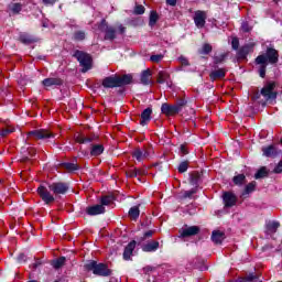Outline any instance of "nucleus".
<instances>
[{"label": "nucleus", "instance_id": "f8f14e48", "mask_svg": "<svg viewBox=\"0 0 282 282\" xmlns=\"http://www.w3.org/2000/svg\"><path fill=\"white\" fill-rule=\"evenodd\" d=\"M161 111L165 116H177V112L180 111V106L163 104L161 106Z\"/></svg>", "mask_w": 282, "mask_h": 282}, {"label": "nucleus", "instance_id": "39448f33", "mask_svg": "<svg viewBox=\"0 0 282 282\" xmlns=\"http://www.w3.org/2000/svg\"><path fill=\"white\" fill-rule=\"evenodd\" d=\"M54 133L46 129H39L28 132V138H34V140H47L54 138Z\"/></svg>", "mask_w": 282, "mask_h": 282}, {"label": "nucleus", "instance_id": "bf43d9fd", "mask_svg": "<svg viewBox=\"0 0 282 282\" xmlns=\"http://www.w3.org/2000/svg\"><path fill=\"white\" fill-rule=\"evenodd\" d=\"M181 153L183 155H187L188 154V149L186 148V145H181Z\"/></svg>", "mask_w": 282, "mask_h": 282}, {"label": "nucleus", "instance_id": "2f4dec72", "mask_svg": "<svg viewBox=\"0 0 282 282\" xmlns=\"http://www.w3.org/2000/svg\"><path fill=\"white\" fill-rule=\"evenodd\" d=\"M65 257H59L56 260H53L52 265L55 270H59V268H63V265H65Z\"/></svg>", "mask_w": 282, "mask_h": 282}, {"label": "nucleus", "instance_id": "de8ad7c7", "mask_svg": "<svg viewBox=\"0 0 282 282\" xmlns=\"http://www.w3.org/2000/svg\"><path fill=\"white\" fill-rule=\"evenodd\" d=\"M245 281H247V282H262V281H259V280L257 279V275H254V274H252V273L246 275V276H245Z\"/></svg>", "mask_w": 282, "mask_h": 282}, {"label": "nucleus", "instance_id": "412c9836", "mask_svg": "<svg viewBox=\"0 0 282 282\" xmlns=\"http://www.w3.org/2000/svg\"><path fill=\"white\" fill-rule=\"evenodd\" d=\"M133 250H135V241H131L123 251V259L129 261L131 259V254H133Z\"/></svg>", "mask_w": 282, "mask_h": 282}, {"label": "nucleus", "instance_id": "e2e57ef3", "mask_svg": "<svg viewBox=\"0 0 282 282\" xmlns=\"http://www.w3.org/2000/svg\"><path fill=\"white\" fill-rule=\"evenodd\" d=\"M29 153L30 155H36V149L34 148L29 149Z\"/></svg>", "mask_w": 282, "mask_h": 282}, {"label": "nucleus", "instance_id": "f704fd0d", "mask_svg": "<svg viewBox=\"0 0 282 282\" xmlns=\"http://www.w3.org/2000/svg\"><path fill=\"white\" fill-rule=\"evenodd\" d=\"M21 43H24L25 45H30L31 43H34V37L28 34H21L20 35Z\"/></svg>", "mask_w": 282, "mask_h": 282}, {"label": "nucleus", "instance_id": "a19ab883", "mask_svg": "<svg viewBox=\"0 0 282 282\" xmlns=\"http://www.w3.org/2000/svg\"><path fill=\"white\" fill-rule=\"evenodd\" d=\"M188 171V161H184L178 165V173H186Z\"/></svg>", "mask_w": 282, "mask_h": 282}, {"label": "nucleus", "instance_id": "cd10ccee", "mask_svg": "<svg viewBox=\"0 0 282 282\" xmlns=\"http://www.w3.org/2000/svg\"><path fill=\"white\" fill-rule=\"evenodd\" d=\"M44 87H53V85H63V79L61 78H46L43 82Z\"/></svg>", "mask_w": 282, "mask_h": 282}, {"label": "nucleus", "instance_id": "6e6552de", "mask_svg": "<svg viewBox=\"0 0 282 282\" xmlns=\"http://www.w3.org/2000/svg\"><path fill=\"white\" fill-rule=\"evenodd\" d=\"M48 189L53 195H65L69 191V186L66 183H53L48 185Z\"/></svg>", "mask_w": 282, "mask_h": 282}, {"label": "nucleus", "instance_id": "7c9ffc66", "mask_svg": "<svg viewBox=\"0 0 282 282\" xmlns=\"http://www.w3.org/2000/svg\"><path fill=\"white\" fill-rule=\"evenodd\" d=\"M232 182L236 184V186H243V184H246V175L238 174L234 176Z\"/></svg>", "mask_w": 282, "mask_h": 282}, {"label": "nucleus", "instance_id": "f257e3e1", "mask_svg": "<svg viewBox=\"0 0 282 282\" xmlns=\"http://www.w3.org/2000/svg\"><path fill=\"white\" fill-rule=\"evenodd\" d=\"M132 80L133 77L131 75H112L105 77L101 80V85L105 89H113L116 87H122L123 85H130Z\"/></svg>", "mask_w": 282, "mask_h": 282}, {"label": "nucleus", "instance_id": "dca6fc26", "mask_svg": "<svg viewBox=\"0 0 282 282\" xmlns=\"http://www.w3.org/2000/svg\"><path fill=\"white\" fill-rule=\"evenodd\" d=\"M264 56L267 58V63L269 62L271 65L279 63V52L274 48H268Z\"/></svg>", "mask_w": 282, "mask_h": 282}, {"label": "nucleus", "instance_id": "f03ea898", "mask_svg": "<svg viewBox=\"0 0 282 282\" xmlns=\"http://www.w3.org/2000/svg\"><path fill=\"white\" fill-rule=\"evenodd\" d=\"M85 269L88 270V272H93L97 276H111V271L107 264L98 263L94 260L87 262L85 264Z\"/></svg>", "mask_w": 282, "mask_h": 282}, {"label": "nucleus", "instance_id": "c03bdc74", "mask_svg": "<svg viewBox=\"0 0 282 282\" xmlns=\"http://www.w3.org/2000/svg\"><path fill=\"white\" fill-rule=\"evenodd\" d=\"M196 193H197V186L194 187V188H192V189H189V191L184 192L183 197H185V198H191V197H193V195H195Z\"/></svg>", "mask_w": 282, "mask_h": 282}, {"label": "nucleus", "instance_id": "69168bd1", "mask_svg": "<svg viewBox=\"0 0 282 282\" xmlns=\"http://www.w3.org/2000/svg\"><path fill=\"white\" fill-rule=\"evenodd\" d=\"M275 3H279V0H274Z\"/></svg>", "mask_w": 282, "mask_h": 282}, {"label": "nucleus", "instance_id": "9d476101", "mask_svg": "<svg viewBox=\"0 0 282 282\" xmlns=\"http://www.w3.org/2000/svg\"><path fill=\"white\" fill-rule=\"evenodd\" d=\"M200 228L199 226H187L185 225V227H183L182 229H180V237H182L183 239L186 237H195V235H199L200 232Z\"/></svg>", "mask_w": 282, "mask_h": 282}, {"label": "nucleus", "instance_id": "4d7b16f0", "mask_svg": "<svg viewBox=\"0 0 282 282\" xmlns=\"http://www.w3.org/2000/svg\"><path fill=\"white\" fill-rule=\"evenodd\" d=\"M231 45H232L234 50H238L239 48V40L234 39L231 42Z\"/></svg>", "mask_w": 282, "mask_h": 282}, {"label": "nucleus", "instance_id": "680f3d73", "mask_svg": "<svg viewBox=\"0 0 282 282\" xmlns=\"http://www.w3.org/2000/svg\"><path fill=\"white\" fill-rule=\"evenodd\" d=\"M169 6H177V0H166Z\"/></svg>", "mask_w": 282, "mask_h": 282}, {"label": "nucleus", "instance_id": "338daca9", "mask_svg": "<svg viewBox=\"0 0 282 282\" xmlns=\"http://www.w3.org/2000/svg\"><path fill=\"white\" fill-rule=\"evenodd\" d=\"M55 282H59V281H55Z\"/></svg>", "mask_w": 282, "mask_h": 282}, {"label": "nucleus", "instance_id": "4be33fe9", "mask_svg": "<svg viewBox=\"0 0 282 282\" xmlns=\"http://www.w3.org/2000/svg\"><path fill=\"white\" fill-rule=\"evenodd\" d=\"M226 77V69L218 68L209 74L210 80H219L220 78Z\"/></svg>", "mask_w": 282, "mask_h": 282}, {"label": "nucleus", "instance_id": "1a4fd4ad", "mask_svg": "<svg viewBox=\"0 0 282 282\" xmlns=\"http://www.w3.org/2000/svg\"><path fill=\"white\" fill-rule=\"evenodd\" d=\"M194 23L198 30H202L206 25V19H208V15L206 11L197 10L194 12Z\"/></svg>", "mask_w": 282, "mask_h": 282}, {"label": "nucleus", "instance_id": "423d86ee", "mask_svg": "<svg viewBox=\"0 0 282 282\" xmlns=\"http://www.w3.org/2000/svg\"><path fill=\"white\" fill-rule=\"evenodd\" d=\"M37 195H40L41 199L47 205L54 204L55 202L54 195L43 185L37 187Z\"/></svg>", "mask_w": 282, "mask_h": 282}, {"label": "nucleus", "instance_id": "49530a36", "mask_svg": "<svg viewBox=\"0 0 282 282\" xmlns=\"http://www.w3.org/2000/svg\"><path fill=\"white\" fill-rule=\"evenodd\" d=\"M279 226H281V224L273 221L268 225V229L271 230L272 232H276Z\"/></svg>", "mask_w": 282, "mask_h": 282}, {"label": "nucleus", "instance_id": "58836bf2", "mask_svg": "<svg viewBox=\"0 0 282 282\" xmlns=\"http://www.w3.org/2000/svg\"><path fill=\"white\" fill-rule=\"evenodd\" d=\"M23 10V4L22 3H13L11 6V11L14 12V14H19Z\"/></svg>", "mask_w": 282, "mask_h": 282}, {"label": "nucleus", "instance_id": "f3484780", "mask_svg": "<svg viewBox=\"0 0 282 282\" xmlns=\"http://www.w3.org/2000/svg\"><path fill=\"white\" fill-rule=\"evenodd\" d=\"M151 113H153V109L147 108L141 113V120L140 124L144 127L145 124H149L151 122Z\"/></svg>", "mask_w": 282, "mask_h": 282}, {"label": "nucleus", "instance_id": "c85d7f7f", "mask_svg": "<svg viewBox=\"0 0 282 282\" xmlns=\"http://www.w3.org/2000/svg\"><path fill=\"white\" fill-rule=\"evenodd\" d=\"M269 173H270V171H268V167L262 166L258 170L254 177H256V180H261L263 177H268Z\"/></svg>", "mask_w": 282, "mask_h": 282}, {"label": "nucleus", "instance_id": "ddd939ff", "mask_svg": "<svg viewBox=\"0 0 282 282\" xmlns=\"http://www.w3.org/2000/svg\"><path fill=\"white\" fill-rule=\"evenodd\" d=\"M262 153L264 158H276L281 153V150L276 145H268L262 148Z\"/></svg>", "mask_w": 282, "mask_h": 282}, {"label": "nucleus", "instance_id": "9b49d317", "mask_svg": "<svg viewBox=\"0 0 282 282\" xmlns=\"http://www.w3.org/2000/svg\"><path fill=\"white\" fill-rule=\"evenodd\" d=\"M252 52H254L253 44L242 46L237 53L238 61H246V58H248V54H252Z\"/></svg>", "mask_w": 282, "mask_h": 282}, {"label": "nucleus", "instance_id": "aec40b11", "mask_svg": "<svg viewBox=\"0 0 282 282\" xmlns=\"http://www.w3.org/2000/svg\"><path fill=\"white\" fill-rule=\"evenodd\" d=\"M153 78V73L151 69H145L141 73V83L142 85H151V80Z\"/></svg>", "mask_w": 282, "mask_h": 282}, {"label": "nucleus", "instance_id": "37998d69", "mask_svg": "<svg viewBox=\"0 0 282 282\" xmlns=\"http://www.w3.org/2000/svg\"><path fill=\"white\" fill-rule=\"evenodd\" d=\"M210 52H213V46L208 43L204 44L200 54H210Z\"/></svg>", "mask_w": 282, "mask_h": 282}, {"label": "nucleus", "instance_id": "5fc2aeb1", "mask_svg": "<svg viewBox=\"0 0 282 282\" xmlns=\"http://www.w3.org/2000/svg\"><path fill=\"white\" fill-rule=\"evenodd\" d=\"M143 272H145V274H149V272H155V268L151 265L144 267Z\"/></svg>", "mask_w": 282, "mask_h": 282}, {"label": "nucleus", "instance_id": "c9c22d12", "mask_svg": "<svg viewBox=\"0 0 282 282\" xmlns=\"http://www.w3.org/2000/svg\"><path fill=\"white\" fill-rule=\"evenodd\" d=\"M75 142H78V144H87V142H91V138H87L83 134H78L75 138Z\"/></svg>", "mask_w": 282, "mask_h": 282}, {"label": "nucleus", "instance_id": "052dcab7", "mask_svg": "<svg viewBox=\"0 0 282 282\" xmlns=\"http://www.w3.org/2000/svg\"><path fill=\"white\" fill-rule=\"evenodd\" d=\"M153 234H154L153 230H149V231H147V232L144 234V238L147 239V238H149V237H153Z\"/></svg>", "mask_w": 282, "mask_h": 282}, {"label": "nucleus", "instance_id": "a18cd8bd", "mask_svg": "<svg viewBox=\"0 0 282 282\" xmlns=\"http://www.w3.org/2000/svg\"><path fill=\"white\" fill-rule=\"evenodd\" d=\"M145 10L147 9L144 8V6L138 4V6H135L133 13L134 14H144Z\"/></svg>", "mask_w": 282, "mask_h": 282}, {"label": "nucleus", "instance_id": "6e6d98bb", "mask_svg": "<svg viewBox=\"0 0 282 282\" xmlns=\"http://www.w3.org/2000/svg\"><path fill=\"white\" fill-rule=\"evenodd\" d=\"M186 106V100L181 99L177 101L176 107H180V111H182V107Z\"/></svg>", "mask_w": 282, "mask_h": 282}, {"label": "nucleus", "instance_id": "4c0bfd02", "mask_svg": "<svg viewBox=\"0 0 282 282\" xmlns=\"http://www.w3.org/2000/svg\"><path fill=\"white\" fill-rule=\"evenodd\" d=\"M85 37H86L85 31H76L74 33L75 41H85Z\"/></svg>", "mask_w": 282, "mask_h": 282}, {"label": "nucleus", "instance_id": "2eb2a0df", "mask_svg": "<svg viewBox=\"0 0 282 282\" xmlns=\"http://www.w3.org/2000/svg\"><path fill=\"white\" fill-rule=\"evenodd\" d=\"M256 63L257 65H261L259 69L261 78H265V67L268 65V57H265V55H260L256 58Z\"/></svg>", "mask_w": 282, "mask_h": 282}, {"label": "nucleus", "instance_id": "393cba45", "mask_svg": "<svg viewBox=\"0 0 282 282\" xmlns=\"http://www.w3.org/2000/svg\"><path fill=\"white\" fill-rule=\"evenodd\" d=\"M254 188H257V183H256V182L249 183V184L245 187V191L242 192V194L240 195V197H241L242 199H246V197H248V195H250V193H254Z\"/></svg>", "mask_w": 282, "mask_h": 282}, {"label": "nucleus", "instance_id": "e433bc0d", "mask_svg": "<svg viewBox=\"0 0 282 282\" xmlns=\"http://www.w3.org/2000/svg\"><path fill=\"white\" fill-rule=\"evenodd\" d=\"M10 133H14V127L12 126H7L6 128H3L0 132V135L2 138H6V135H10Z\"/></svg>", "mask_w": 282, "mask_h": 282}, {"label": "nucleus", "instance_id": "13d9d810", "mask_svg": "<svg viewBox=\"0 0 282 282\" xmlns=\"http://www.w3.org/2000/svg\"><path fill=\"white\" fill-rule=\"evenodd\" d=\"M118 32H119V34H124V32H127V28H124L122 24H120L118 26Z\"/></svg>", "mask_w": 282, "mask_h": 282}, {"label": "nucleus", "instance_id": "0eeeda50", "mask_svg": "<svg viewBox=\"0 0 282 282\" xmlns=\"http://www.w3.org/2000/svg\"><path fill=\"white\" fill-rule=\"evenodd\" d=\"M274 87H276L274 83H268L261 89V95L263 98H265V100H274V98H276V91H274Z\"/></svg>", "mask_w": 282, "mask_h": 282}, {"label": "nucleus", "instance_id": "5701e85b", "mask_svg": "<svg viewBox=\"0 0 282 282\" xmlns=\"http://www.w3.org/2000/svg\"><path fill=\"white\" fill-rule=\"evenodd\" d=\"M170 78L171 75L166 70H161L158 74L156 83H159V85H164V83H169Z\"/></svg>", "mask_w": 282, "mask_h": 282}, {"label": "nucleus", "instance_id": "6ab92c4d", "mask_svg": "<svg viewBox=\"0 0 282 282\" xmlns=\"http://www.w3.org/2000/svg\"><path fill=\"white\" fill-rule=\"evenodd\" d=\"M87 215L94 216V215H102L105 213V206L102 205H95L86 208Z\"/></svg>", "mask_w": 282, "mask_h": 282}, {"label": "nucleus", "instance_id": "8fccbe9b", "mask_svg": "<svg viewBox=\"0 0 282 282\" xmlns=\"http://www.w3.org/2000/svg\"><path fill=\"white\" fill-rule=\"evenodd\" d=\"M178 62L181 63V65L183 67H188V65H189L188 59L186 57H184V56H180L178 57Z\"/></svg>", "mask_w": 282, "mask_h": 282}, {"label": "nucleus", "instance_id": "79ce46f5", "mask_svg": "<svg viewBox=\"0 0 282 282\" xmlns=\"http://www.w3.org/2000/svg\"><path fill=\"white\" fill-rule=\"evenodd\" d=\"M63 166L66 171H78V165L74 163H64Z\"/></svg>", "mask_w": 282, "mask_h": 282}, {"label": "nucleus", "instance_id": "ea45409f", "mask_svg": "<svg viewBox=\"0 0 282 282\" xmlns=\"http://www.w3.org/2000/svg\"><path fill=\"white\" fill-rule=\"evenodd\" d=\"M113 203L112 196H104L101 197V206H109V204Z\"/></svg>", "mask_w": 282, "mask_h": 282}, {"label": "nucleus", "instance_id": "603ef678", "mask_svg": "<svg viewBox=\"0 0 282 282\" xmlns=\"http://www.w3.org/2000/svg\"><path fill=\"white\" fill-rule=\"evenodd\" d=\"M57 2L58 0H42V3H44V6H54Z\"/></svg>", "mask_w": 282, "mask_h": 282}, {"label": "nucleus", "instance_id": "864d4df0", "mask_svg": "<svg viewBox=\"0 0 282 282\" xmlns=\"http://www.w3.org/2000/svg\"><path fill=\"white\" fill-rule=\"evenodd\" d=\"M274 173H282V160L278 163V165L273 170Z\"/></svg>", "mask_w": 282, "mask_h": 282}, {"label": "nucleus", "instance_id": "0e129e2a", "mask_svg": "<svg viewBox=\"0 0 282 282\" xmlns=\"http://www.w3.org/2000/svg\"><path fill=\"white\" fill-rule=\"evenodd\" d=\"M135 175H138V173H134V174H132L131 176H132V177H135Z\"/></svg>", "mask_w": 282, "mask_h": 282}, {"label": "nucleus", "instance_id": "b1692460", "mask_svg": "<svg viewBox=\"0 0 282 282\" xmlns=\"http://www.w3.org/2000/svg\"><path fill=\"white\" fill-rule=\"evenodd\" d=\"M148 155L149 153L147 152V150L137 149L132 152V156L135 158L138 162H142V160H147Z\"/></svg>", "mask_w": 282, "mask_h": 282}, {"label": "nucleus", "instance_id": "7ed1b4c3", "mask_svg": "<svg viewBox=\"0 0 282 282\" xmlns=\"http://www.w3.org/2000/svg\"><path fill=\"white\" fill-rule=\"evenodd\" d=\"M77 58L79 65L83 67L82 72H89L91 69V55L83 51H75L74 55Z\"/></svg>", "mask_w": 282, "mask_h": 282}, {"label": "nucleus", "instance_id": "3c124183", "mask_svg": "<svg viewBox=\"0 0 282 282\" xmlns=\"http://www.w3.org/2000/svg\"><path fill=\"white\" fill-rule=\"evenodd\" d=\"M241 30H242V32H250L252 30V26H250V24L248 22H243L241 24Z\"/></svg>", "mask_w": 282, "mask_h": 282}, {"label": "nucleus", "instance_id": "a878e982", "mask_svg": "<svg viewBox=\"0 0 282 282\" xmlns=\"http://www.w3.org/2000/svg\"><path fill=\"white\" fill-rule=\"evenodd\" d=\"M104 152L105 147L102 144H94L90 150V155L98 158V155H102Z\"/></svg>", "mask_w": 282, "mask_h": 282}, {"label": "nucleus", "instance_id": "20e7f679", "mask_svg": "<svg viewBox=\"0 0 282 282\" xmlns=\"http://www.w3.org/2000/svg\"><path fill=\"white\" fill-rule=\"evenodd\" d=\"M95 28H97L99 32H105V41H113L116 39V29L109 26L107 20L102 19L100 23L95 24Z\"/></svg>", "mask_w": 282, "mask_h": 282}, {"label": "nucleus", "instance_id": "09e8293b", "mask_svg": "<svg viewBox=\"0 0 282 282\" xmlns=\"http://www.w3.org/2000/svg\"><path fill=\"white\" fill-rule=\"evenodd\" d=\"M162 58H164V55L158 54V55H152V56L150 57V61H151L152 63H160V61H162Z\"/></svg>", "mask_w": 282, "mask_h": 282}, {"label": "nucleus", "instance_id": "72a5a7b5", "mask_svg": "<svg viewBox=\"0 0 282 282\" xmlns=\"http://www.w3.org/2000/svg\"><path fill=\"white\" fill-rule=\"evenodd\" d=\"M129 217H130V219H133L135 221V219H138V217H140V208L138 206L132 207L129 210Z\"/></svg>", "mask_w": 282, "mask_h": 282}, {"label": "nucleus", "instance_id": "a211bd4d", "mask_svg": "<svg viewBox=\"0 0 282 282\" xmlns=\"http://www.w3.org/2000/svg\"><path fill=\"white\" fill-rule=\"evenodd\" d=\"M158 248H160V242L158 240H151L142 246L143 252H155Z\"/></svg>", "mask_w": 282, "mask_h": 282}, {"label": "nucleus", "instance_id": "4468645a", "mask_svg": "<svg viewBox=\"0 0 282 282\" xmlns=\"http://www.w3.org/2000/svg\"><path fill=\"white\" fill-rule=\"evenodd\" d=\"M223 199L227 208H232V206L237 204V196L231 192H225L223 195Z\"/></svg>", "mask_w": 282, "mask_h": 282}, {"label": "nucleus", "instance_id": "c756f323", "mask_svg": "<svg viewBox=\"0 0 282 282\" xmlns=\"http://www.w3.org/2000/svg\"><path fill=\"white\" fill-rule=\"evenodd\" d=\"M200 177L202 175L199 174V172L191 173V178H189L191 184L195 187L198 186Z\"/></svg>", "mask_w": 282, "mask_h": 282}, {"label": "nucleus", "instance_id": "bb28decb", "mask_svg": "<svg viewBox=\"0 0 282 282\" xmlns=\"http://www.w3.org/2000/svg\"><path fill=\"white\" fill-rule=\"evenodd\" d=\"M224 239H226L224 231H219V230L213 231L212 241L214 243H221Z\"/></svg>", "mask_w": 282, "mask_h": 282}, {"label": "nucleus", "instance_id": "473e14b6", "mask_svg": "<svg viewBox=\"0 0 282 282\" xmlns=\"http://www.w3.org/2000/svg\"><path fill=\"white\" fill-rule=\"evenodd\" d=\"M159 19H160V17L158 15V11H151L149 26L153 28V25H155V23H158Z\"/></svg>", "mask_w": 282, "mask_h": 282}]
</instances>
